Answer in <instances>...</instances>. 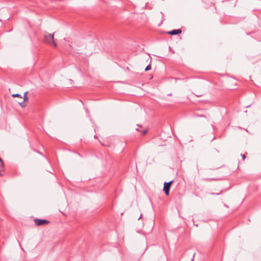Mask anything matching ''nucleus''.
<instances>
[{"label": "nucleus", "instance_id": "12", "mask_svg": "<svg viewBox=\"0 0 261 261\" xmlns=\"http://www.w3.org/2000/svg\"><path fill=\"white\" fill-rule=\"evenodd\" d=\"M194 256H195V253H194L193 254V258L192 259V261L193 260L194 258Z\"/></svg>", "mask_w": 261, "mask_h": 261}, {"label": "nucleus", "instance_id": "10", "mask_svg": "<svg viewBox=\"0 0 261 261\" xmlns=\"http://www.w3.org/2000/svg\"><path fill=\"white\" fill-rule=\"evenodd\" d=\"M242 158H243V160H244V159H245V158H246V156H245V154H243V155H242Z\"/></svg>", "mask_w": 261, "mask_h": 261}, {"label": "nucleus", "instance_id": "9", "mask_svg": "<svg viewBox=\"0 0 261 261\" xmlns=\"http://www.w3.org/2000/svg\"><path fill=\"white\" fill-rule=\"evenodd\" d=\"M147 133V129H144L143 131V134L145 135Z\"/></svg>", "mask_w": 261, "mask_h": 261}, {"label": "nucleus", "instance_id": "2", "mask_svg": "<svg viewBox=\"0 0 261 261\" xmlns=\"http://www.w3.org/2000/svg\"><path fill=\"white\" fill-rule=\"evenodd\" d=\"M172 182H173V180H171L168 182L164 183L163 190L165 191V194L166 195H169L170 187Z\"/></svg>", "mask_w": 261, "mask_h": 261}, {"label": "nucleus", "instance_id": "6", "mask_svg": "<svg viewBox=\"0 0 261 261\" xmlns=\"http://www.w3.org/2000/svg\"><path fill=\"white\" fill-rule=\"evenodd\" d=\"M12 96L13 97H20L22 98V96L19 94H14Z\"/></svg>", "mask_w": 261, "mask_h": 261}, {"label": "nucleus", "instance_id": "8", "mask_svg": "<svg viewBox=\"0 0 261 261\" xmlns=\"http://www.w3.org/2000/svg\"><path fill=\"white\" fill-rule=\"evenodd\" d=\"M3 167V162L1 158H0V168Z\"/></svg>", "mask_w": 261, "mask_h": 261}, {"label": "nucleus", "instance_id": "3", "mask_svg": "<svg viewBox=\"0 0 261 261\" xmlns=\"http://www.w3.org/2000/svg\"><path fill=\"white\" fill-rule=\"evenodd\" d=\"M34 222L36 225L37 226H40V225H43L45 224H47L48 223V221L44 220V219H36L34 220Z\"/></svg>", "mask_w": 261, "mask_h": 261}, {"label": "nucleus", "instance_id": "5", "mask_svg": "<svg viewBox=\"0 0 261 261\" xmlns=\"http://www.w3.org/2000/svg\"><path fill=\"white\" fill-rule=\"evenodd\" d=\"M28 92H25L24 94V100L23 101H27L28 100V97L27 96Z\"/></svg>", "mask_w": 261, "mask_h": 261}, {"label": "nucleus", "instance_id": "7", "mask_svg": "<svg viewBox=\"0 0 261 261\" xmlns=\"http://www.w3.org/2000/svg\"><path fill=\"white\" fill-rule=\"evenodd\" d=\"M151 68V66H150V65H148V66H146V67L145 68V71H148L149 70H150Z\"/></svg>", "mask_w": 261, "mask_h": 261}, {"label": "nucleus", "instance_id": "1", "mask_svg": "<svg viewBox=\"0 0 261 261\" xmlns=\"http://www.w3.org/2000/svg\"><path fill=\"white\" fill-rule=\"evenodd\" d=\"M54 34H50L48 33H46L44 36V41L49 44H53L54 46H57V44L54 41Z\"/></svg>", "mask_w": 261, "mask_h": 261}, {"label": "nucleus", "instance_id": "4", "mask_svg": "<svg viewBox=\"0 0 261 261\" xmlns=\"http://www.w3.org/2000/svg\"><path fill=\"white\" fill-rule=\"evenodd\" d=\"M181 32V30L180 29H176V30H173L170 32H168V34L172 35H175L179 34H180Z\"/></svg>", "mask_w": 261, "mask_h": 261}, {"label": "nucleus", "instance_id": "11", "mask_svg": "<svg viewBox=\"0 0 261 261\" xmlns=\"http://www.w3.org/2000/svg\"><path fill=\"white\" fill-rule=\"evenodd\" d=\"M19 104H20V105L21 107H25V106H24V105H22V103H19Z\"/></svg>", "mask_w": 261, "mask_h": 261}, {"label": "nucleus", "instance_id": "13", "mask_svg": "<svg viewBox=\"0 0 261 261\" xmlns=\"http://www.w3.org/2000/svg\"><path fill=\"white\" fill-rule=\"evenodd\" d=\"M136 130L138 131H140V130H139L138 128H136Z\"/></svg>", "mask_w": 261, "mask_h": 261}]
</instances>
